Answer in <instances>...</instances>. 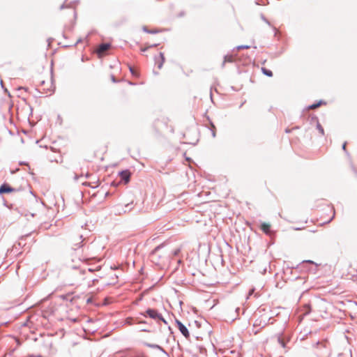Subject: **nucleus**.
I'll return each instance as SVG.
<instances>
[{
  "instance_id": "nucleus-1",
  "label": "nucleus",
  "mask_w": 357,
  "mask_h": 357,
  "mask_svg": "<svg viewBox=\"0 0 357 357\" xmlns=\"http://www.w3.org/2000/svg\"><path fill=\"white\" fill-rule=\"evenodd\" d=\"M313 347L316 349L315 354L317 357H331V348L326 340L317 342L313 344Z\"/></svg>"
},
{
  "instance_id": "nucleus-2",
  "label": "nucleus",
  "mask_w": 357,
  "mask_h": 357,
  "mask_svg": "<svg viewBox=\"0 0 357 357\" xmlns=\"http://www.w3.org/2000/svg\"><path fill=\"white\" fill-rule=\"evenodd\" d=\"M141 315L145 317H149L155 320H160L165 324H167V321L164 319L162 315L155 309L148 308L144 312H142Z\"/></svg>"
},
{
  "instance_id": "nucleus-3",
  "label": "nucleus",
  "mask_w": 357,
  "mask_h": 357,
  "mask_svg": "<svg viewBox=\"0 0 357 357\" xmlns=\"http://www.w3.org/2000/svg\"><path fill=\"white\" fill-rule=\"evenodd\" d=\"M132 204H133V202H131L127 204H125L124 206H123L121 205H118V206H115L114 211L116 213H118V214H119V215L121 213H126L127 212H129L132 208Z\"/></svg>"
},
{
  "instance_id": "nucleus-4",
  "label": "nucleus",
  "mask_w": 357,
  "mask_h": 357,
  "mask_svg": "<svg viewBox=\"0 0 357 357\" xmlns=\"http://www.w3.org/2000/svg\"><path fill=\"white\" fill-rule=\"evenodd\" d=\"M176 324L181 333L186 338L189 339L190 333L187 327L179 320L176 319Z\"/></svg>"
},
{
  "instance_id": "nucleus-5",
  "label": "nucleus",
  "mask_w": 357,
  "mask_h": 357,
  "mask_svg": "<svg viewBox=\"0 0 357 357\" xmlns=\"http://www.w3.org/2000/svg\"><path fill=\"white\" fill-rule=\"evenodd\" d=\"M17 190L11 187L9 184L4 183L0 186V195L16 192Z\"/></svg>"
},
{
  "instance_id": "nucleus-6",
  "label": "nucleus",
  "mask_w": 357,
  "mask_h": 357,
  "mask_svg": "<svg viewBox=\"0 0 357 357\" xmlns=\"http://www.w3.org/2000/svg\"><path fill=\"white\" fill-rule=\"evenodd\" d=\"M162 248V245H158L157 247H155L152 251L150 253V258H151V260L155 263V264H158V258H160V256H158L157 253L158 252V250Z\"/></svg>"
},
{
  "instance_id": "nucleus-7",
  "label": "nucleus",
  "mask_w": 357,
  "mask_h": 357,
  "mask_svg": "<svg viewBox=\"0 0 357 357\" xmlns=\"http://www.w3.org/2000/svg\"><path fill=\"white\" fill-rule=\"evenodd\" d=\"M154 60L155 64L158 66V68L161 69L165 61L164 54L162 52H160L158 56H155Z\"/></svg>"
},
{
  "instance_id": "nucleus-8",
  "label": "nucleus",
  "mask_w": 357,
  "mask_h": 357,
  "mask_svg": "<svg viewBox=\"0 0 357 357\" xmlns=\"http://www.w3.org/2000/svg\"><path fill=\"white\" fill-rule=\"evenodd\" d=\"M119 175L121 179L124 181L126 183L130 181L131 174L129 170H122L119 173Z\"/></svg>"
},
{
  "instance_id": "nucleus-9",
  "label": "nucleus",
  "mask_w": 357,
  "mask_h": 357,
  "mask_svg": "<svg viewBox=\"0 0 357 357\" xmlns=\"http://www.w3.org/2000/svg\"><path fill=\"white\" fill-rule=\"evenodd\" d=\"M111 47V44L108 43H101L98 45L97 48V52L98 54H103L106 51H107Z\"/></svg>"
},
{
  "instance_id": "nucleus-10",
  "label": "nucleus",
  "mask_w": 357,
  "mask_h": 357,
  "mask_svg": "<svg viewBox=\"0 0 357 357\" xmlns=\"http://www.w3.org/2000/svg\"><path fill=\"white\" fill-rule=\"evenodd\" d=\"M144 345H145L146 347H147L149 348L158 349L160 351H162V353L167 354V351L162 347H160L158 344H151V343H149V342H144Z\"/></svg>"
},
{
  "instance_id": "nucleus-11",
  "label": "nucleus",
  "mask_w": 357,
  "mask_h": 357,
  "mask_svg": "<svg viewBox=\"0 0 357 357\" xmlns=\"http://www.w3.org/2000/svg\"><path fill=\"white\" fill-rule=\"evenodd\" d=\"M260 229L264 232L266 234H271V225L266 222H261L260 225Z\"/></svg>"
},
{
  "instance_id": "nucleus-12",
  "label": "nucleus",
  "mask_w": 357,
  "mask_h": 357,
  "mask_svg": "<svg viewBox=\"0 0 357 357\" xmlns=\"http://www.w3.org/2000/svg\"><path fill=\"white\" fill-rule=\"evenodd\" d=\"M314 121L317 122L316 127H317V129L319 130V133L321 135H324V130L323 127L321 126V123L319 122L317 117H316V116L312 117L311 123H312V121Z\"/></svg>"
},
{
  "instance_id": "nucleus-13",
  "label": "nucleus",
  "mask_w": 357,
  "mask_h": 357,
  "mask_svg": "<svg viewBox=\"0 0 357 357\" xmlns=\"http://www.w3.org/2000/svg\"><path fill=\"white\" fill-rule=\"evenodd\" d=\"M79 239H82V235L79 236ZM83 245V240H81V241H79V243H75L74 246L72 248V249L74 250H77L82 248Z\"/></svg>"
},
{
  "instance_id": "nucleus-14",
  "label": "nucleus",
  "mask_w": 357,
  "mask_h": 357,
  "mask_svg": "<svg viewBox=\"0 0 357 357\" xmlns=\"http://www.w3.org/2000/svg\"><path fill=\"white\" fill-rule=\"evenodd\" d=\"M324 103V102L323 100H319V102H317L316 103L309 105L307 108L309 109H316V108L320 107Z\"/></svg>"
},
{
  "instance_id": "nucleus-15",
  "label": "nucleus",
  "mask_w": 357,
  "mask_h": 357,
  "mask_svg": "<svg viewBox=\"0 0 357 357\" xmlns=\"http://www.w3.org/2000/svg\"><path fill=\"white\" fill-rule=\"evenodd\" d=\"M261 71L263 73L264 75L268 76V77H271L273 76V72L269 70V69H267L266 68H261Z\"/></svg>"
},
{
  "instance_id": "nucleus-16",
  "label": "nucleus",
  "mask_w": 357,
  "mask_h": 357,
  "mask_svg": "<svg viewBox=\"0 0 357 357\" xmlns=\"http://www.w3.org/2000/svg\"><path fill=\"white\" fill-rule=\"evenodd\" d=\"M233 60H234V59H233L232 56H229V55L225 56L224 57V61H223V63H222V66H225V63L226 62L231 63V62H233Z\"/></svg>"
},
{
  "instance_id": "nucleus-17",
  "label": "nucleus",
  "mask_w": 357,
  "mask_h": 357,
  "mask_svg": "<svg viewBox=\"0 0 357 357\" xmlns=\"http://www.w3.org/2000/svg\"><path fill=\"white\" fill-rule=\"evenodd\" d=\"M94 270L91 268H81L80 269V273L83 275H85L87 272H93Z\"/></svg>"
},
{
  "instance_id": "nucleus-18",
  "label": "nucleus",
  "mask_w": 357,
  "mask_h": 357,
  "mask_svg": "<svg viewBox=\"0 0 357 357\" xmlns=\"http://www.w3.org/2000/svg\"><path fill=\"white\" fill-rule=\"evenodd\" d=\"M143 31L144 32H146V33H152V34L158 33L157 30H151V29H149L146 26H144L143 27Z\"/></svg>"
},
{
  "instance_id": "nucleus-19",
  "label": "nucleus",
  "mask_w": 357,
  "mask_h": 357,
  "mask_svg": "<svg viewBox=\"0 0 357 357\" xmlns=\"http://www.w3.org/2000/svg\"><path fill=\"white\" fill-rule=\"evenodd\" d=\"M211 130L212 136H213V137H215L216 135L215 126L212 123H211Z\"/></svg>"
},
{
  "instance_id": "nucleus-20",
  "label": "nucleus",
  "mask_w": 357,
  "mask_h": 357,
  "mask_svg": "<svg viewBox=\"0 0 357 357\" xmlns=\"http://www.w3.org/2000/svg\"><path fill=\"white\" fill-rule=\"evenodd\" d=\"M248 48H250L249 45H239V46L237 47L238 50L248 49Z\"/></svg>"
},
{
  "instance_id": "nucleus-21",
  "label": "nucleus",
  "mask_w": 357,
  "mask_h": 357,
  "mask_svg": "<svg viewBox=\"0 0 357 357\" xmlns=\"http://www.w3.org/2000/svg\"><path fill=\"white\" fill-rule=\"evenodd\" d=\"M157 45H158L157 44L151 45H150V46H149V47H148L142 48V52H146L149 48H150V47H156Z\"/></svg>"
},
{
  "instance_id": "nucleus-22",
  "label": "nucleus",
  "mask_w": 357,
  "mask_h": 357,
  "mask_svg": "<svg viewBox=\"0 0 357 357\" xmlns=\"http://www.w3.org/2000/svg\"><path fill=\"white\" fill-rule=\"evenodd\" d=\"M129 69L132 75L137 76V73L132 67L130 66Z\"/></svg>"
},
{
  "instance_id": "nucleus-23",
  "label": "nucleus",
  "mask_w": 357,
  "mask_h": 357,
  "mask_svg": "<svg viewBox=\"0 0 357 357\" xmlns=\"http://www.w3.org/2000/svg\"><path fill=\"white\" fill-rule=\"evenodd\" d=\"M255 292V289L252 288L251 289H250L249 292H248V297L250 296L251 295H252Z\"/></svg>"
},
{
  "instance_id": "nucleus-24",
  "label": "nucleus",
  "mask_w": 357,
  "mask_h": 357,
  "mask_svg": "<svg viewBox=\"0 0 357 357\" xmlns=\"http://www.w3.org/2000/svg\"><path fill=\"white\" fill-rule=\"evenodd\" d=\"M111 79H112V82H114V83L118 82V80L116 79V77L114 75L111 76Z\"/></svg>"
},
{
  "instance_id": "nucleus-25",
  "label": "nucleus",
  "mask_w": 357,
  "mask_h": 357,
  "mask_svg": "<svg viewBox=\"0 0 357 357\" xmlns=\"http://www.w3.org/2000/svg\"><path fill=\"white\" fill-rule=\"evenodd\" d=\"M67 6L66 5V3H63L61 6H60V10H62L65 8H66Z\"/></svg>"
},
{
  "instance_id": "nucleus-26",
  "label": "nucleus",
  "mask_w": 357,
  "mask_h": 357,
  "mask_svg": "<svg viewBox=\"0 0 357 357\" xmlns=\"http://www.w3.org/2000/svg\"><path fill=\"white\" fill-rule=\"evenodd\" d=\"M346 146H347V142H344V143L342 144V149H343L344 151H347Z\"/></svg>"
},
{
  "instance_id": "nucleus-27",
  "label": "nucleus",
  "mask_w": 357,
  "mask_h": 357,
  "mask_svg": "<svg viewBox=\"0 0 357 357\" xmlns=\"http://www.w3.org/2000/svg\"><path fill=\"white\" fill-rule=\"evenodd\" d=\"M262 20L266 22L267 24H270L269 22L268 21L267 19H266L264 16L261 17Z\"/></svg>"
},
{
  "instance_id": "nucleus-28",
  "label": "nucleus",
  "mask_w": 357,
  "mask_h": 357,
  "mask_svg": "<svg viewBox=\"0 0 357 357\" xmlns=\"http://www.w3.org/2000/svg\"><path fill=\"white\" fill-rule=\"evenodd\" d=\"M79 177V176H78L77 174H75V176H74L75 181H77Z\"/></svg>"
},
{
  "instance_id": "nucleus-29",
  "label": "nucleus",
  "mask_w": 357,
  "mask_h": 357,
  "mask_svg": "<svg viewBox=\"0 0 357 357\" xmlns=\"http://www.w3.org/2000/svg\"><path fill=\"white\" fill-rule=\"evenodd\" d=\"M0 82H1V87L3 88V81L1 79H0Z\"/></svg>"
},
{
  "instance_id": "nucleus-30",
  "label": "nucleus",
  "mask_w": 357,
  "mask_h": 357,
  "mask_svg": "<svg viewBox=\"0 0 357 357\" xmlns=\"http://www.w3.org/2000/svg\"><path fill=\"white\" fill-rule=\"evenodd\" d=\"M22 89H24V90H26V89H25V88L22 87V86L18 88V90H19V91H20V90H22Z\"/></svg>"
},
{
  "instance_id": "nucleus-31",
  "label": "nucleus",
  "mask_w": 357,
  "mask_h": 357,
  "mask_svg": "<svg viewBox=\"0 0 357 357\" xmlns=\"http://www.w3.org/2000/svg\"><path fill=\"white\" fill-rule=\"evenodd\" d=\"M142 331L149 332V331L145 328L142 329Z\"/></svg>"
},
{
  "instance_id": "nucleus-32",
  "label": "nucleus",
  "mask_w": 357,
  "mask_h": 357,
  "mask_svg": "<svg viewBox=\"0 0 357 357\" xmlns=\"http://www.w3.org/2000/svg\"><path fill=\"white\" fill-rule=\"evenodd\" d=\"M81 41H82V39H81V38H79V40H77V41L76 44H77V43H80Z\"/></svg>"
},
{
  "instance_id": "nucleus-33",
  "label": "nucleus",
  "mask_w": 357,
  "mask_h": 357,
  "mask_svg": "<svg viewBox=\"0 0 357 357\" xmlns=\"http://www.w3.org/2000/svg\"><path fill=\"white\" fill-rule=\"evenodd\" d=\"M306 262H307V263H312V264H313V263H314V262H313L312 261H311V260H307V261H306Z\"/></svg>"
},
{
  "instance_id": "nucleus-34",
  "label": "nucleus",
  "mask_w": 357,
  "mask_h": 357,
  "mask_svg": "<svg viewBox=\"0 0 357 357\" xmlns=\"http://www.w3.org/2000/svg\"><path fill=\"white\" fill-rule=\"evenodd\" d=\"M83 185H91L90 183H83Z\"/></svg>"
},
{
  "instance_id": "nucleus-35",
  "label": "nucleus",
  "mask_w": 357,
  "mask_h": 357,
  "mask_svg": "<svg viewBox=\"0 0 357 357\" xmlns=\"http://www.w3.org/2000/svg\"><path fill=\"white\" fill-rule=\"evenodd\" d=\"M85 176H86V178H89L90 175H89V174H86L85 175Z\"/></svg>"
},
{
  "instance_id": "nucleus-36",
  "label": "nucleus",
  "mask_w": 357,
  "mask_h": 357,
  "mask_svg": "<svg viewBox=\"0 0 357 357\" xmlns=\"http://www.w3.org/2000/svg\"><path fill=\"white\" fill-rule=\"evenodd\" d=\"M285 132L288 133L290 132V130L289 129H286Z\"/></svg>"
},
{
  "instance_id": "nucleus-37",
  "label": "nucleus",
  "mask_w": 357,
  "mask_h": 357,
  "mask_svg": "<svg viewBox=\"0 0 357 357\" xmlns=\"http://www.w3.org/2000/svg\"><path fill=\"white\" fill-rule=\"evenodd\" d=\"M141 324H146V321H142L140 322Z\"/></svg>"
},
{
  "instance_id": "nucleus-38",
  "label": "nucleus",
  "mask_w": 357,
  "mask_h": 357,
  "mask_svg": "<svg viewBox=\"0 0 357 357\" xmlns=\"http://www.w3.org/2000/svg\"><path fill=\"white\" fill-rule=\"evenodd\" d=\"M5 92H6V93H8V90H7L6 89H5ZM8 95L10 96V94H8Z\"/></svg>"
},
{
  "instance_id": "nucleus-39",
  "label": "nucleus",
  "mask_w": 357,
  "mask_h": 357,
  "mask_svg": "<svg viewBox=\"0 0 357 357\" xmlns=\"http://www.w3.org/2000/svg\"><path fill=\"white\" fill-rule=\"evenodd\" d=\"M90 301H91V299H90V298H89V299L87 300V302H88V303H89Z\"/></svg>"
},
{
  "instance_id": "nucleus-40",
  "label": "nucleus",
  "mask_w": 357,
  "mask_h": 357,
  "mask_svg": "<svg viewBox=\"0 0 357 357\" xmlns=\"http://www.w3.org/2000/svg\"><path fill=\"white\" fill-rule=\"evenodd\" d=\"M108 195H109V192H106L105 195L108 196Z\"/></svg>"
}]
</instances>
